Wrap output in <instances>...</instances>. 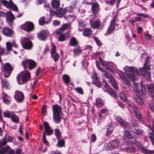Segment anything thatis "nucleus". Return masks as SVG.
Masks as SVG:
<instances>
[{
  "label": "nucleus",
  "mask_w": 154,
  "mask_h": 154,
  "mask_svg": "<svg viewBox=\"0 0 154 154\" xmlns=\"http://www.w3.org/2000/svg\"><path fill=\"white\" fill-rule=\"evenodd\" d=\"M132 123L135 128L134 129H133L132 131L137 135H141L143 133V131L141 129H140L138 127H137L138 125L137 122L133 119L132 121Z\"/></svg>",
  "instance_id": "nucleus-22"
},
{
  "label": "nucleus",
  "mask_w": 154,
  "mask_h": 154,
  "mask_svg": "<svg viewBox=\"0 0 154 154\" xmlns=\"http://www.w3.org/2000/svg\"><path fill=\"white\" fill-rule=\"evenodd\" d=\"M43 124L45 130H46L47 129L50 128L49 124L47 122L44 121L43 122Z\"/></svg>",
  "instance_id": "nucleus-64"
},
{
  "label": "nucleus",
  "mask_w": 154,
  "mask_h": 154,
  "mask_svg": "<svg viewBox=\"0 0 154 154\" xmlns=\"http://www.w3.org/2000/svg\"><path fill=\"white\" fill-rule=\"evenodd\" d=\"M26 64L28 65L29 70H32L37 66V63L34 61L31 60L27 59L22 61V64L24 67L26 66Z\"/></svg>",
  "instance_id": "nucleus-11"
},
{
  "label": "nucleus",
  "mask_w": 154,
  "mask_h": 154,
  "mask_svg": "<svg viewBox=\"0 0 154 154\" xmlns=\"http://www.w3.org/2000/svg\"><path fill=\"white\" fill-rule=\"evenodd\" d=\"M6 20L8 22L12 23L15 19V17L12 12L9 11L6 13Z\"/></svg>",
  "instance_id": "nucleus-25"
},
{
  "label": "nucleus",
  "mask_w": 154,
  "mask_h": 154,
  "mask_svg": "<svg viewBox=\"0 0 154 154\" xmlns=\"http://www.w3.org/2000/svg\"><path fill=\"white\" fill-rule=\"evenodd\" d=\"M43 138H42V140L43 143L45 144L46 146H49V143L47 140L46 139V134L45 132H44L43 133Z\"/></svg>",
  "instance_id": "nucleus-48"
},
{
  "label": "nucleus",
  "mask_w": 154,
  "mask_h": 154,
  "mask_svg": "<svg viewBox=\"0 0 154 154\" xmlns=\"http://www.w3.org/2000/svg\"><path fill=\"white\" fill-rule=\"evenodd\" d=\"M141 88H140L138 86V84H134V87H133L134 91L135 92L143 93L146 91V85L143 84V82L142 81L140 82Z\"/></svg>",
  "instance_id": "nucleus-16"
},
{
  "label": "nucleus",
  "mask_w": 154,
  "mask_h": 154,
  "mask_svg": "<svg viewBox=\"0 0 154 154\" xmlns=\"http://www.w3.org/2000/svg\"><path fill=\"white\" fill-rule=\"evenodd\" d=\"M90 24L92 28L94 29H97L100 27L101 22L100 19L94 20H90Z\"/></svg>",
  "instance_id": "nucleus-19"
},
{
  "label": "nucleus",
  "mask_w": 154,
  "mask_h": 154,
  "mask_svg": "<svg viewBox=\"0 0 154 154\" xmlns=\"http://www.w3.org/2000/svg\"><path fill=\"white\" fill-rule=\"evenodd\" d=\"M62 79L65 85H67L70 82V77L66 74L62 75Z\"/></svg>",
  "instance_id": "nucleus-31"
},
{
  "label": "nucleus",
  "mask_w": 154,
  "mask_h": 154,
  "mask_svg": "<svg viewBox=\"0 0 154 154\" xmlns=\"http://www.w3.org/2000/svg\"><path fill=\"white\" fill-rule=\"evenodd\" d=\"M4 116L6 118H11V117L12 114H10L8 112H3Z\"/></svg>",
  "instance_id": "nucleus-60"
},
{
  "label": "nucleus",
  "mask_w": 154,
  "mask_h": 154,
  "mask_svg": "<svg viewBox=\"0 0 154 154\" xmlns=\"http://www.w3.org/2000/svg\"><path fill=\"white\" fill-rule=\"evenodd\" d=\"M51 4L52 8L57 9L59 8L60 5V0H52Z\"/></svg>",
  "instance_id": "nucleus-27"
},
{
  "label": "nucleus",
  "mask_w": 154,
  "mask_h": 154,
  "mask_svg": "<svg viewBox=\"0 0 154 154\" xmlns=\"http://www.w3.org/2000/svg\"><path fill=\"white\" fill-rule=\"evenodd\" d=\"M117 16L115 15L111 20L109 26L108 28L107 32L109 34H111L115 29V22L117 19Z\"/></svg>",
  "instance_id": "nucleus-15"
},
{
  "label": "nucleus",
  "mask_w": 154,
  "mask_h": 154,
  "mask_svg": "<svg viewBox=\"0 0 154 154\" xmlns=\"http://www.w3.org/2000/svg\"><path fill=\"white\" fill-rule=\"evenodd\" d=\"M125 136L128 139H132L134 138L133 136L130 133V132L127 131H125Z\"/></svg>",
  "instance_id": "nucleus-43"
},
{
  "label": "nucleus",
  "mask_w": 154,
  "mask_h": 154,
  "mask_svg": "<svg viewBox=\"0 0 154 154\" xmlns=\"http://www.w3.org/2000/svg\"><path fill=\"white\" fill-rule=\"evenodd\" d=\"M145 36V38L147 40H150L152 38V36L151 35H149V34L146 33L144 34Z\"/></svg>",
  "instance_id": "nucleus-63"
},
{
  "label": "nucleus",
  "mask_w": 154,
  "mask_h": 154,
  "mask_svg": "<svg viewBox=\"0 0 154 154\" xmlns=\"http://www.w3.org/2000/svg\"><path fill=\"white\" fill-rule=\"evenodd\" d=\"M47 135L48 136L51 135L53 134V131L51 129V128L45 130Z\"/></svg>",
  "instance_id": "nucleus-54"
},
{
  "label": "nucleus",
  "mask_w": 154,
  "mask_h": 154,
  "mask_svg": "<svg viewBox=\"0 0 154 154\" xmlns=\"http://www.w3.org/2000/svg\"><path fill=\"white\" fill-rule=\"evenodd\" d=\"M124 150L129 153H132L135 152V148L132 146H129L124 148Z\"/></svg>",
  "instance_id": "nucleus-34"
},
{
  "label": "nucleus",
  "mask_w": 154,
  "mask_h": 154,
  "mask_svg": "<svg viewBox=\"0 0 154 154\" xmlns=\"http://www.w3.org/2000/svg\"><path fill=\"white\" fill-rule=\"evenodd\" d=\"M24 95L23 92L17 90L15 91L14 97L17 102H22L24 100Z\"/></svg>",
  "instance_id": "nucleus-14"
},
{
  "label": "nucleus",
  "mask_w": 154,
  "mask_h": 154,
  "mask_svg": "<svg viewBox=\"0 0 154 154\" xmlns=\"http://www.w3.org/2000/svg\"><path fill=\"white\" fill-rule=\"evenodd\" d=\"M119 97L121 100L123 102H125L128 105V106H130L131 104L130 103L129 100L127 99L126 94L124 93H120Z\"/></svg>",
  "instance_id": "nucleus-26"
},
{
  "label": "nucleus",
  "mask_w": 154,
  "mask_h": 154,
  "mask_svg": "<svg viewBox=\"0 0 154 154\" xmlns=\"http://www.w3.org/2000/svg\"><path fill=\"white\" fill-rule=\"evenodd\" d=\"M55 134L57 139L60 138L61 136L60 131L58 129H56L55 130Z\"/></svg>",
  "instance_id": "nucleus-47"
},
{
  "label": "nucleus",
  "mask_w": 154,
  "mask_h": 154,
  "mask_svg": "<svg viewBox=\"0 0 154 154\" xmlns=\"http://www.w3.org/2000/svg\"><path fill=\"white\" fill-rule=\"evenodd\" d=\"M1 32L5 36L11 37H12L14 33L13 30L7 27L3 28Z\"/></svg>",
  "instance_id": "nucleus-20"
},
{
  "label": "nucleus",
  "mask_w": 154,
  "mask_h": 154,
  "mask_svg": "<svg viewBox=\"0 0 154 154\" xmlns=\"http://www.w3.org/2000/svg\"><path fill=\"white\" fill-rule=\"evenodd\" d=\"M20 27L21 29L24 30L27 32H29L33 30L34 29V26L32 22L27 21L21 25Z\"/></svg>",
  "instance_id": "nucleus-10"
},
{
  "label": "nucleus",
  "mask_w": 154,
  "mask_h": 154,
  "mask_svg": "<svg viewBox=\"0 0 154 154\" xmlns=\"http://www.w3.org/2000/svg\"><path fill=\"white\" fill-rule=\"evenodd\" d=\"M99 60L101 63V65L103 66H105L107 64V63L104 61L101 57L99 58Z\"/></svg>",
  "instance_id": "nucleus-62"
},
{
  "label": "nucleus",
  "mask_w": 154,
  "mask_h": 154,
  "mask_svg": "<svg viewBox=\"0 0 154 154\" xmlns=\"http://www.w3.org/2000/svg\"><path fill=\"white\" fill-rule=\"evenodd\" d=\"M125 73L128 78H130L132 81H135V75L134 73L137 74H139V72L137 68L133 66H127L125 68Z\"/></svg>",
  "instance_id": "nucleus-3"
},
{
  "label": "nucleus",
  "mask_w": 154,
  "mask_h": 154,
  "mask_svg": "<svg viewBox=\"0 0 154 154\" xmlns=\"http://www.w3.org/2000/svg\"><path fill=\"white\" fill-rule=\"evenodd\" d=\"M74 90L79 94L82 95H83L84 94L83 90L81 88L77 87L76 88H74Z\"/></svg>",
  "instance_id": "nucleus-52"
},
{
  "label": "nucleus",
  "mask_w": 154,
  "mask_h": 154,
  "mask_svg": "<svg viewBox=\"0 0 154 154\" xmlns=\"http://www.w3.org/2000/svg\"><path fill=\"white\" fill-rule=\"evenodd\" d=\"M65 36L63 34L60 35L58 37V40L60 42H63L65 40Z\"/></svg>",
  "instance_id": "nucleus-56"
},
{
  "label": "nucleus",
  "mask_w": 154,
  "mask_h": 154,
  "mask_svg": "<svg viewBox=\"0 0 154 154\" xmlns=\"http://www.w3.org/2000/svg\"><path fill=\"white\" fill-rule=\"evenodd\" d=\"M109 82L111 83L112 85V86L116 89H117L118 88V86L116 84V81L114 79L112 76V77H110L109 79Z\"/></svg>",
  "instance_id": "nucleus-32"
},
{
  "label": "nucleus",
  "mask_w": 154,
  "mask_h": 154,
  "mask_svg": "<svg viewBox=\"0 0 154 154\" xmlns=\"http://www.w3.org/2000/svg\"><path fill=\"white\" fill-rule=\"evenodd\" d=\"M69 24L68 23H66L63 24L60 27L64 31L66 29L69 27Z\"/></svg>",
  "instance_id": "nucleus-61"
},
{
  "label": "nucleus",
  "mask_w": 154,
  "mask_h": 154,
  "mask_svg": "<svg viewBox=\"0 0 154 154\" xmlns=\"http://www.w3.org/2000/svg\"><path fill=\"white\" fill-rule=\"evenodd\" d=\"M105 67L106 69L109 70L111 72H112L114 70V68L110 66L109 64H107Z\"/></svg>",
  "instance_id": "nucleus-59"
},
{
  "label": "nucleus",
  "mask_w": 154,
  "mask_h": 154,
  "mask_svg": "<svg viewBox=\"0 0 154 154\" xmlns=\"http://www.w3.org/2000/svg\"><path fill=\"white\" fill-rule=\"evenodd\" d=\"M120 77L121 79L123 80H125V82L127 85L129 86H130L131 85L130 82L126 79L125 77L123 74H122V75H120Z\"/></svg>",
  "instance_id": "nucleus-46"
},
{
  "label": "nucleus",
  "mask_w": 154,
  "mask_h": 154,
  "mask_svg": "<svg viewBox=\"0 0 154 154\" xmlns=\"http://www.w3.org/2000/svg\"><path fill=\"white\" fill-rule=\"evenodd\" d=\"M128 107H131V108L133 109L134 111V112L136 117L138 120L140 121H142V119L141 117V115L140 112V109H138L136 106L134 104H131L130 106Z\"/></svg>",
  "instance_id": "nucleus-21"
},
{
  "label": "nucleus",
  "mask_w": 154,
  "mask_h": 154,
  "mask_svg": "<svg viewBox=\"0 0 154 154\" xmlns=\"http://www.w3.org/2000/svg\"><path fill=\"white\" fill-rule=\"evenodd\" d=\"M102 100L99 98H97L95 100V105L98 108L102 106L103 105Z\"/></svg>",
  "instance_id": "nucleus-37"
},
{
  "label": "nucleus",
  "mask_w": 154,
  "mask_h": 154,
  "mask_svg": "<svg viewBox=\"0 0 154 154\" xmlns=\"http://www.w3.org/2000/svg\"><path fill=\"white\" fill-rule=\"evenodd\" d=\"M106 90H104L106 91L109 94L114 98H116L117 97V95L115 91L112 89L110 88L106 82L104 85Z\"/></svg>",
  "instance_id": "nucleus-23"
},
{
  "label": "nucleus",
  "mask_w": 154,
  "mask_h": 154,
  "mask_svg": "<svg viewBox=\"0 0 154 154\" xmlns=\"http://www.w3.org/2000/svg\"><path fill=\"white\" fill-rule=\"evenodd\" d=\"M94 39L98 46H100L102 45V43L101 42L100 40L98 39L97 37H94Z\"/></svg>",
  "instance_id": "nucleus-55"
},
{
  "label": "nucleus",
  "mask_w": 154,
  "mask_h": 154,
  "mask_svg": "<svg viewBox=\"0 0 154 154\" xmlns=\"http://www.w3.org/2000/svg\"><path fill=\"white\" fill-rule=\"evenodd\" d=\"M1 2L4 6L8 8L11 9V7H12L11 5V3H9V2L6 0H1Z\"/></svg>",
  "instance_id": "nucleus-39"
},
{
  "label": "nucleus",
  "mask_w": 154,
  "mask_h": 154,
  "mask_svg": "<svg viewBox=\"0 0 154 154\" xmlns=\"http://www.w3.org/2000/svg\"><path fill=\"white\" fill-rule=\"evenodd\" d=\"M116 0H106L105 2L107 4H109L110 5H113L114 4Z\"/></svg>",
  "instance_id": "nucleus-57"
},
{
  "label": "nucleus",
  "mask_w": 154,
  "mask_h": 154,
  "mask_svg": "<svg viewBox=\"0 0 154 154\" xmlns=\"http://www.w3.org/2000/svg\"><path fill=\"white\" fill-rule=\"evenodd\" d=\"M119 143V141L118 140H112L109 141V143H105L104 147L107 150L115 149L118 148Z\"/></svg>",
  "instance_id": "nucleus-9"
},
{
  "label": "nucleus",
  "mask_w": 154,
  "mask_h": 154,
  "mask_svg": "<svg viewBox=\"0 0 154 154\" xmlns=\"http://www.w3.org/2000/svg\"><path fill=\"white\" fill-rule=\"evenodd\" d=\"M11 119L12 121L15 123H18L19 122V119L18 116L15 114H12Z\"/></svg>",
  "instance_id": "nucleus-41"
},
{
  "label": "nucleus",
  "mask_w": 154,
  "mask_h": 154,
  "mask_svg": "<svg viewBox=\"0 0 154 154\" xmlns=\"http://www.w3.org/2000/svg\"><path fill=\"white\" fill-rule=\"evenodd\" d=\"M12 46V44L10 42H7L6 43L7 50L8 51H10Z\"/></svg>",
  "instance_id": "nucleus-53"
},
{
  "label": "nucleus",
  "mask_w": 154,
  "mask_h": 154,
  "mask_svg": "<svg viewBox=\"0 0 154 154\" xmlns=\"http://www.w3.org/2000/svg\"><path fill=\"white\" fill-rule=\"evenodd\" d=\"M14 67L9 63H6L2 66V70L5 72L4 76L5 78H8L13 70Z\"/></svg>",
  "instance_id": "nucleus-7"
},
{
  "label": "nucleus",
  "mask_w": 154,
  "mask_h": 154,
  "mask_svg": "<svg viewBox=\"0 0 154 154\" xmlns=\"http://www.w3.org/2000/svg\"><path fill=\"white\" fill-rule=\"evenodd\" d=\"M47 106L44 105L42 108L41 114L43 116L45 115V113L47 112Z\"/></svg>",
  "instance_id": "nucleus-50"
},
{
  "label": "nucleus",
  "mask_w": 154,
  "mask_h": 154,
  "mask_svg": "<svg viewBox=\"0 0 154 154\" xmlns=\"http://www.w3.org/2000/svg\"><path fill=\"white\" fill-rule=\"evenodd\" d=\"M82 50L81 49L79 46H77V48H75L73 50V52L75 54H79L81 53Z\"/></svg>",
  "instance_id": "nucleus-44"
},
{
  "label": "nucleus",
  "mask_w": 154,
  "mask_h": 154,
  "mask_svg": "<svg viewBox=\"0 0 154 154\" xmlns=\"http://www.w3.org/2000/svg\"><path fill=\"white\" fill-rule=\"evenodd\" d=\"M100 70L102 72H104V75L107 78L109 79L110 77H112V75L109 74L106 71L102 69H100Z\"/></svg>",
  "instance_id": "nucleus-45"
},
{
  "label": "nucleus",
  "mask_w": 154,
  "mask_h": 154,
  "mask_svg": "<svg viewBox=\"0 0 154 154\" xmlns=\"http://www.w3.org/2000/svg\"><path fill=\"white\" fill-rule=\"evenodd\" d=\"M136 102L140 104H142L143 103V99L142 98L141 96L137 97L135 98Z\"/></svg>",
  "instance_id": "nucleus-51"
},
{
  "label": "nucleus",
  "mask_w": 154,
  "mask_h": 154,
  "mask_svg": "<svg viewBox=\"0 0 154 154\" xmlns=\"http://www.w3.org/2000/svg\"><path fill=\"white\" fill-rule=\"evenodd\" d=\"M21 44L25 49L29 50L32 48L33 45L31 40L28 38L23 37L20 40Z\"/></svg>",
  "instance_id": "nucleus-5"
},
{
  "label": "nucleus",
  "mask_w": 154,
  "mask_h": 154,
  "mask_svg": "<svg viewBox=\"0 0 154 154\" xmlns=\"http://www.w3.org/2000/svg\"><path fill=\"white\" fill-rule=\"evenodd\" d=\"M148 62L146 61L144 64L143 67L140 69L143 76L145 77L147 80L149 79L150 76V73L148 71L150 70L149 65L148 64Z\"/></svg>",
  "instance_id": "nucleus-8"
},
{
  "label": "nucleus",
  "mask_w": 154,
  "mask_h": 154,
  "mask_svg": "<svg viewBox=\"0 0 154 154\" xmlns=\"http://www.w3.org/2000/svg\"><path fill=\"white\" fill-rule=\"evenodd\" d=\"M1 83L3 87L7 88L8 87L9 84L7 79H2L1 81Z\"/></svg>",
  "instance_id": "nucleus-38"
},
{
  "label": "nucleus",
  "mask_w": 154,
  "mask_h": 154,
  "mask_svg": "<svg viewBox=\"0 0 154 154\" xmlns=\"http://www.w3.org/2000/svg\"><path fill=\"white\" fill-rule=\"evenodd\" d=\"M38 22L40 25H43L45 24L46 22L45 21V17H41L39 20Z\"/></svg>",
  "instance_id": "nucleus-49"
},
{
  "label": "nucleus",
  "mask_w": 154,
  "mask_h": 154,
  "mask_svg": "<svg viewBox=\"0 0 154 154\" xmlns=\"http://www.w3.org/2000/svg\"><path fill=\"white\" fill-rule=\"evenodd\" d=\"M92 79H93V83L94 84H97L99 83V79L98 78L97 74L94 73L93 75Z\"/></svg>",
  "instance_id": "nucleus-42"
},
{
  "label": "nucleus",
  "mask_w": 154,
  "mask_h": 154,
  "mask_svg": "<svg viewBox=\"0 0 154 154\" xmlns=\"http://www.w3.org/2000/svg\"><path fill=\"white\" fill-rule=\"evenodd\" d=\"M109 82L111 83L112 85V86L116 89H117L118 88V86L116 84V81L114 79L112 76V77H110L109 79Z\"/></svg>",
  "instance_id": "nucleus-33"
},
{
  "label": "nucleus",
  "mask_w": 154,
  "mask_h": 154,
  "mask_svg": "<svg viewBox=\"0 0 154 154\" xmlns=\"http://www.w3.org/2000/svg\"><path fill=\"white\" fill-rule=\"evenodd\" d=\"M113 128L112 126H110L107 129L106 133L107 135L110 134L113 131Z\"/></svg>",
  "instance_id": "nucleus-58"
},
{
  "label": "nucleus",
  "mask_w": 154,
  "mask_h": 154,
  "mask_svg": "<svg viewBox=\"0 0 154 154\" xmlns=\"http://www.w3.org/2000/svg\"><path fill=\"white\" fill-rule=\"evenodd\" d=\"M58 141L57 144V147H62L65 146V141L63 140L58 139Z\"/></svg>",
  "instance_id": "nucleus-40"
},
{
  "label": "nucleus",
  "mask_w": 154,
  "mask_h": 154,
  "mask_svg": "<svg viewBox=\"0 0 154 154\" xmlns=\"http://www.w3.org/2000/svg\"><path fill=\"white\" fill-rule=\"evenodd\" d=\"M52 109L53 119L57 123H59L61 120L60 115V113L61 112V107L58 104H55L53 105Z\"/></svg>",
  "instance_id": "nucleus-2"
},
{
  "label": "nucleus",
  "mask_w": 154,
  "mask_h": 154,
  "mask_svg": "<svg viewBox=\"0 0 154 154\" xmlns=\"http://www.w3.org/2000/svg\"><path fill=\"white\" fill-rule=\"evenodd\" d=\"M92 32V31L91 28H86L84 29L83 35L86 37H88L91 35Z\"/></svg>",
  "instance_id": "nucleus-30"
},
{
  "label": "nucleus",
  "mask_w": 154,
  "mask_h": 154,
  "mask_svg": "<svg viewBox=\"0 0 154 154\" xmlns=\"http://www.w3.org/2000/svg\"><path fill=\"white\" fill-rule=\"evenodd\" d=\"M100 10V5L97 2H95L92 3L91 11L94 18H95L98 14Z\"/></svg>",
  "instance_id": "nucleus-12"
},
{
  "label": "nucleus",
  "mask_w": 154,
  "mask_h": 154,
  "mask_svg": "<svg viewBox=\"0 0 154 154\" xmlns=\"http://www.w3.org/2000/svg\"><path fill=\"white\" fill-rule=\"evenodd\" d=\"M56 47L54 45H52L51 51V57L55 62H57L59 58V55L56 52Z\"/></svg>",
  "instance_id": "nucleus-17"
},
{
  "label": "nucleus",
  "mask_w": 154,
  "mask_h": 154,
  "mask_svg": "<svg viewBox=\"0 0 154 154\" xmlns=\"http://www.w3.org/2000/svg\"><path fill=\"white\" fill-rule=\"evenodd\" d=\"M0 154H14V151L8 145H6L0 150Z\"/></svg>",
  "instance_id": "nucleus-18"
},
{
  "label": "nucleus",
  "mask_w": 154,
  "mask_h": 154,
  "mask_svg": "<svg viewBox=\"0 0 154 154\" xmlns=\"http://www.w3.org/2000/svg\"><path fill=\"white\" fill-rule=\"evenodd\" d=\"M152 132H150L149 134V137L151 140L153 145H154V120L152 121Z\"/></svg>",
  "instance_id": "nucleus-29"
},
{
  "label": "nucleus",
  "mask_w": 154,
  "mask_h": 154,
  "mask_svg": "<svg viewBox=\"0 0 154 154\" xmlns=\"http://www.w3.org/2000/svg\"><path fill=\"white\" fill-rule=\"evenodd\" d=\"M148 92L154 102V84H146Z\"/></svg>",
  "instance_id": "nucleus-24"
},
{
  "label": "nucleus",
  "mask_w": 154,
  "mask_h": 154,
  "mask_svg": "<svg viewBox=\"0 0 154 154\" xmlns=\"http://www.w3.org/2000/svg\"><path fill=\"white\" fill-rule=\"evenodd\" d=\"M50 12V15L51 17H52L54 15H56L57 17L60 18H62L66 14V8L63 9L62 8H60L58 9L55 11L52 9H50L49 10Z\"/></svg>",
  "instance_id": "nucleus-4"
},
{
  "label": "nucleus",
  "mask_w": 154,
  "mask_h": 154,
  "mask_svg": "<svg viewBox=\"0 0 154 154\" xmlns=\"http://www.w3.org/2000/svg\"><path fill=\"white\" fill-rule=\"evenodd\" d=\"M126 143H127L129 144H136L137 146L139 148L141 149L143 152L146 154H154V150H149L143 148V146L142 144L139 142H137L136 139L133 141H129L128 140L127 142L125 140Z\"/></svg>",
  "instance_id": "nucleus-6"
},
{
  "label": "nucleus",
  "mask_w": 154,
  "mask_h": 154,
  "mask_svg": "<svg viewBox=\"0 0 154 154\" xmlns=\"http://www.w3.org/2000/svg\"><path fill=\"white\" fill-rule=\"evenodd\" d=\"M30 75L29 71L18 74L17 76V80L19 85H23L30 80Z\"/></svg>",
  "instance_id": "nucleus-1"
},
{
  "label": "nucleus",
  "mask_w": 154,
  "mask_h": 154,
  "mask_svg": "<svg viewBox=\"0 0 154 154\" xmlns=\"http://www.w3.org/2000/svg\"><path fill=\"white\" fill-rule=\"evenodd\" d=\"M8 95L7 94L4 93L2 96V98L3 102L6 104L9 105L10 104V101L7 98Z\"/></svg>",
  "instance_id": "nucleus-36"
},
{
  "label": "nucleus",
  "mask_w": 154,
  "mask_h": 154,
  "mask_svg": "<svg viewBox=\"0 0 154 154\" xmlns=\"http://www.w3.org/2000/svg\"><path fill=\"white\" fill-rule=\"evenodd\" d=\"M69 44L71 46H75L78 45V42L75 38L73 37L70 39Z\"/></svg>",
  "instance_id": "nucleus-35"
},
{
  "label": "nucleus",
  "mask_w": 154,
  "mask_h": 154,
  "mask_svg": "<svg viewBox=\"0 0 154 154\" xmlns=\"http://www.w3.org/2000/svg\"><path fill=\"white\" fill-rule=\"evenodd\" d=\"M38 37L40 40L42 41H45L47 37L46 33L45 31L43 30L41 31L38 34Z\"/></svg>",
  "instance_id": "nucleus-28"
},
{
  "label": "nucleus",
  "mask_w": 154,
  "mask_h": 154,
  "mask_svg": "<svg viewBox=\"0 0 154 154\" xmlns=\"http://www.w3.org/2000/svg\"><path fill=\"white\" fill-rule=\"evenodd\" d=\"M115 118L117 122L122 127L125 128H127L129 127L130 125L129 123L125 121L121 116H115Z\"/></svg>",
  "instance_id": "nucleus-13"
}]
</instances>
